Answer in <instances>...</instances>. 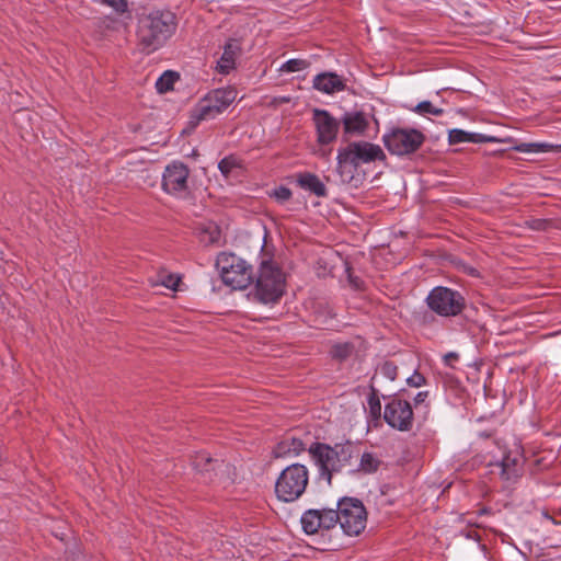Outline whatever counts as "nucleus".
<instances>
[{
    "instance_id": "33",
    "label": "nucleus",
    "mask_w": 561,
    "mask_h": 561,
    "mask_svg": "<svg viewBox=\"0 0 561 561\" xmlns=\"http://www.w3.org/2000/svg\"><path fill=\"white\" fill-rule=\"evenodd\" d=\"M103 1H104V3L112 7L117 12H125V10L127 8L126 0H103Z\"/></svg>"
},
{
    "instance_id": "29",
    "label": "nucleus",
    "mask_w": 561,
    "mask_h": 561,
    "mask_svg": "<svg viewBox=\"0 0 561 561\" xmlns=\"http://www.w3.org/2000/svg\"><path fill=\"white\" fill-rule=\"evenodd\" d=\"M353 352V346L350 343H340L335 344L332 350L331 354L334 358L344 359L348 357Z\"/></svg>"
},
{
    "instance_id": "35",
    "label": "nucleus",
    "mask_w": 561,
    "mask_h": 561,
    "mask_svg": "<svg viewBox=\"0 0 561 561\" xmlns=\"http://www.w3.org/2000/svg\"><path fill=\"white\" fill-rule=\"evenodd\" d=\"M407 381L412 387H421L425 383V378L423 375L414 373L411 377L408 378Z\"/></svg>"
},
{
    "instance_id": "20",
    "label": "nucleus",
    "mask_w": 561,
    "mask_h": 561,
    "mask_svg": "<svg viewBox=\"0 0 561 561\" xmlns=\"http://www.w3.org/2000/svg\"><path fill=\"white\" fill-rule=\"evenodd\" d=\"M305 450V444L301 439L290 437L279 442L274 448V455L276 458L298 456Z\"/></svg>"
},
{
    "instance_id": "39",
    "label": "nucleus",
    "mask_w": 561,
    "mask_h": 561,
    "mask_svg": "<svg viewBox=\"0 0 561 561\" xmlns=\"http://www.w3.org/2000/svg\"><path fill=\"white\" fill-rule=\"evenodd\" d=\"M458 359V354L450 352L444 356V362L446 365L451 366L454 362Z\"/></svg>"
},
{
    "instance_id": "17",
    "label": "nucleus",
    "mask_w": 561,
    "mask_h": 561,
    "mask_svg": "<svg viewBox=\"0 0 561 561\" xmlns=\"http://www.w3.org/2000/svg\"><path fill=\"white\" fill-rule=\"evenodd\" d=\"M240 44L236 39H230L225 48L220 59L217 62V70L220 73H229L236 66V58L240 54Z\"/></svg>"
},
{
    "instance_id": "21",
    "label": "nucleus",
    "mask_w": 561,
    "mask_h": 561,
    "mask_svg": "<svg viewBox=\"0 0 561 561\" xmlns=\"http://www.w3.org/2000/svg\"><path fill=\"white\" fill-rule=\"evenodd\" d=\"M449 142L450 144H460V142H485L490 141L491 138H488L481 134H471L467 133L462 129H453L449 131Z\"/></svg>"
},
{
    "instance_id": "30",
    "label": "nucleus",
    "mask_w": 561,
    "mask_h": 561,
    "mask_svg": "<svg viewBox=\"0 0 561 561\" xmlns=\"http://www.w3.org/2000/svg\"><path fill=\"white\" fill-rule=\"evenodd\" d=\"M380 374L388 378L389 380L393 381L397 378L398 375V367L392 362H385L380 368Z\"/></svg>"
},
{
    "instance_id": "13",
    "label": "nucleus",
    "mask_w": 561,
    "mask_h": 561,
    "mask_svg": "<svg viewBox=\"0 0 561 561\" xmlns=\"http://www.w3.org/2000/svg\"><path fill=\"white\" fill-rule=\"evenodd\" d=\"M385 421L399 431H410L413 424V411L411 404L401 399H392L385 407Z\"/></svg>"
},
{
    "instance_id": "14",
    "label": "nucleus",
    "mask_w": 561,
    "mask_h": 561,
    "mask_svg": "<svg viewBox=\"0 0 561 561\" xmlns=\"http://www.w3.org/2000/svg\"><path fill=\"white\" fill-rule=\"evenodd\" d=\"M313 122L320 144L328 145L335 140L340 123L328 111L314 108Z\"/></svg>"
},
{
    "instance_id": "16",
    "label": "nucleus",
    "mask_w": 561,
    "mask_h": 561,
    "mask_svg": "<svg viewBox=\"0 0 561 561\" xmlns=\"http://www.w3.org/2000/svg\"><path fill=\"white\" fill-rule=\"evenodd\" d=\"M344 80L334 72L319 73L313 79V88L327 94L345 90Z\"/></svg>"
},
{
    "instance_id": "24",
    "label": "nucleus",
    "mask_w": 561,
    "mask_h": 561,
    "mask_svg": "<svg viewBox=\"0 0 561 561\" xmlns=\"http://www.w3.org/2000/svg\"><path fill=\"white\" fill-rule=\"evenodd\" d=\"M178 80V76L175 72L165 71L156 82V88L158 92L165 93L173 89L175 81Z\"/></svg>"
},
{
    "instance_id": "27",
    "label": "nucleus",
    "mask_w": 561,
    "mask_h": 561,
    "mask_svg": "<svg viewBox=\"0 0 561 561\" xmlns=\"http://www.w3.org/2000/svg\"><path fill=\"white\" fill-rule=\"evenodd\" d=\"M309 61L305 59H290L280 67V71L297 72L305 70L306 68L309 67Z\"/></svg>"
},
{
    "instance_id": "6",
    "label": "nucleus",
    "mask_w": 561,
    "mask_h": 561,
    "mask_svg": "<svg viewBox=\"0 0 561 561\" xmlns=\"http://www.w3.org/2000/svg\"><path fill=\"white\" fill-rule=\"evenodd\" d=\"M285 276L273 262L264 261L261 264L255 286V297L263 304H275L283 296Z\"/></svg>"
},
{
    "instance_id": "31",
    "label": "nucleus",
    "mask_w": 561,
    "mask_h": 561,
    "mask_svg": "<svg viewBox=\"0 0 561 561\" xmlns=\"http://www.w3.org/2000/svg\"><path fill=\"white\" fill-rule=\"evenodd\" d=\"M160 282L161 285H163L164 287L175 290L179 285L180 277L172 274L162 275Z\"/></svg>"
},
{
    "instance_id": "15",
    "label": "nucleus",
    "mask_w": 561,
    "mask_h": 561,
    "mask_svg": "<svg viewBox=\"0 0 561 561\" xmlns=\"http://www.w3.org/2000/svg\"><path fill=\"white\" fill-rule=\"evenodd\" d=\"M495 468L503 480L514 482L523 473V459L517 453L507 454L502 458L501 462L495 465Z\"/></svg>"
},
{
    "instance_id": "4",
    "label": "nucleus",
    "mask_w": 561,
    "mask_h": 561,
    "mask_svg": "<svg viewBox=\"0 0 561 561\" xmlns=\"http://www.w3.org/2000/svg\"><path fill=\"white\" fill-rule=\"evenodd\" d=\"M237 98L232 88L216 89L205 95L191 112L190 124L195 127L201 122L210 121L221 114Z\"/></svg>"
},
{
    "instance_id": "34",
    "label": "nucleus",
    "mask_w": 561,
    "mask_h": 561,
    "mask_svg": "<svg viewBox=\"0 0 561 561\" xmlns=\"http://www.w3.org/2000/svg\"><path fill=\"white\" fill-rule=\"evenodd\" d=\"M552 150H560L561 151V145H551L547 142H536V152H548Z\"/></svg>"
},
{
    "instance_id": "38",
    "label": "nucleus",
    "mask_w": 561,
    "mask_h": 561,
    "mask_svg": "<svg viewBox=\"0 0 561 561\" xmlns=\"http://www.w3.org/2000/svg\"><path fill=\"white\" fill-rule=\"evenodd\" d=\"M428 396L427 391H421L419 392L414 398V404L417 408L420 404L424 403L426 398Z\"/></svg>"
},
{
    "instance_id": "8",
    "label": "nucleus",
    "mask_w": 561,
    "mask_h": 561,
    "mask_svg": "<svg viewBox=\"0 0 561 561\" xmlns=\"http://www.w3.org/2000/svg\"><path fill=\"white\" fill-rule=\"evenodd\" d=\"M428 308L440 317H456L466 306L463 296L451 288L437 286L433 288L427 298Z\"/></svg>"
},
{
    "instance_id": "9",
    "label": "nucleus",
    "mask_w": 561,
    "mask_h": 561,
    "mask_svg": "<svg viewBox=\"0 0 561 561\" xmlns=\"http://www.w3.org/2000/svg\"><path fill=\"white\" fill-rule=\"evenodd\" d=\"M424 135L414 128H396L383 136V142L390 153L408 156L415 152L424 142Z\"/></svg>"
},
{
    "instance_id": "19",
    "label": "nucleus",
    "mask_w": 561,
    "mask_h": 561,
    "mask_svg": "<svg viewBox=\"0 0 561 561\" xmlns=\"http://www.w3.org/2000/svg\"><path fill=\"white\" fill-rule=\"evenodd\" d=\"M342 123L345 134H362L368 127V121L360 112L345 113Z\"/></svg>"
},
{
    "instance_id": "3",
    "label": "nucleus",
    "mask_w": 561,
    "mask_h": 561,
    "mask_svg": "<svg viewBox=\"0 0 561 561\" xmlns=\"http://www.w3.org/2000/svg\"><path fill=\"white\" fill-rule=\"evenodd\" d=\"M386 158L380 146L355 141L339 150L337 173L344 183H350L355 176L357 168L363 163H370Z\"/></svg>"
},
{
    "instance_id": "32",
    "label": "nucleus",
    "mask_w": 561,
    "mask_h": 561,
    "mask_svg": "<svg viewBox=\"0 0 561 561\" xmlns=\"http://www.w3.org/2000/svg\"><path fill=\"white\" fill-rule=\"evenodd\" d=\"M526 224L533 230H546L549 226V221L546 219H531Z\"/></svg>"
},
{
    "instance_id": "10",
    "label": "nucleus",
    "mask_w": 561,
    "mask_h": 561,
    "mask_svg": "<svg viewBox=\"0 0 561 561\" xmlns=\"http://www.w3.org/2000/svg\"><path fill=\"white\" fill-rule=\"evenodd\" d=\"M340 508V525L350 536L359 535L366 527L367 513L363 503L357 499L345 497L337 503Z\"/></svg>"
},
{
    "instance_id": "5",
    "label": "nucleus",
    "mask_w": 561,
    "mask_h": 561,
    "mask_svg": "<svg viewBox=\"0 0 561 561\" xmlns=\"http://www.w3.org/2000/svg\"><path fill=\"white\" fill-rule=\"evenodd\" d=\"M309 481V471L301 463L286 467L275 482V493L283 502H293L299 499Z\"/></svg>"
},
{
    "instance_id": "37",
    "label": "nucleus",
    "mask_w": 561,
    "mask_h": 561,
    "mask_svg": "<svg viewBox=\"0 0 561 561\" xmlns=\"http://www.w3.org/2000/svg\"><path fill=\"white\" fill-rule=\"evenodd\" d=\"M275 196L280 201H287L291 196V192L286 187H280L275 191Z\"/></svg>"
},
{
    "instance_id": "7",
    "label": "nucleus",
    "mask_w": 561,
    "mask_h": 561,
    "mask_svg": "<svg viewBox=\"0 0 561 561\" xmlns=\"http://www.w3.org/2000/svg\"><path fill=\"white\" fill-rule=\"evenodd\" d=\"M217 266L222 282L236 290L247 288L253 278L252 268L247 262L231 253H221L217 257Z\"/></svg>"
},
{
    "instance_id": "22",
    "label": "nucleus",
    "mask_w": 561,
    "mask_h": 561,
    "mask_svg": "<svg viewBox=\"0 0 561 561\" xmlns=\"http://www.w3.org/2000/svg\"><path fill=\"white\" fill-rule=\"evenodd\" d=\"M302 529L308 535H313L321 529L320 510H309L301 516Z\"/></svg>"
},
{
    "instance_id": "1",
    "label": "nucleus",
    "mask_w": 561,
    "mask_h": 561,
    "mask_svg": "<svg viewBox=\"0 0 561 561\" xmlns=\"http://www.w3.org/2000/svg\"><path fill=\"white\" fill-rule=\"evenodd\" d=\"M175 15L170 11L156 10L142 14L137 23L139 46L147 51L160 48L175 32Z\"/></svg>"
},
{
    "instance_id": "36",
    "label": "nucleus",
    "mask_w": 561,
    "mask_h": 561,
    "mask_svg": "<svg viewBox=\"0 0 561 561\" xmlns=\"http://www.w3.org/2000/svg\"><path fill=\"white\" fill-rule=\"evenodd\" d=\"M516 150L519 152H536V142H523L516 146Z\"/></svg>"
},
{
    "instance_id": "41",
    "label": "nucleus",
    "mask_w": 561,
    "mask_h": 561,
    "mask_svg": "<svg viewBox=\"0 0 561 561\" xmlns=\"http://www.w3.org/2000/svg\"><path fill=\"white\" fill-rule=\"evenodd\" d=\"M376 405H377L378 410H380V403H379V401H377V402H376Z\"/></svg>"
},
{
    "instance_id": "18",
    "label": "nucleus",
    "mask_w": 561,
    "mask_h": 561,
    "mask_svg": "<svg viewBox=\"0 0 561 561\" xmlns=\"http://www.w3.org/2000/svg\"><path fill=\"white\" fill-rule=\"evenodd\" d=\"M296 181L302 190L308 191L318 197L327 196V187L316 174L309 172L299 173L297 174Z\"/></svg>"
},
{
    "instance_id": "11",
    "label": "nucleus",
    "mask_w": 561,
    "mask_h": 561,
    "mask_svg": "<svg viewBox=\"0 0 561 561\" xmlns=\"http://www.w3.org/2000/svg\"><path fill=\"white\" fill-rule=\"evenodd\" d=\"M193 467L205 477L206 481L218 480L227 483L233 480L234 468L224 460L213 459L207 453H198L193 457Z\"/></svg>"
},
{
    "instance_id": "28",
    "label": "nucleus",
    "mask_w": 561,
    "mask_h": 561,
    "mask_svg": "<svg viewBox=\"0 0 561 561\" xmlns=\"http://www.w3.org/2000/svg\"><path fill=\"white\" fill-rule=\"evenodd\" d=\"M218 168L220 170V172L226 176L228 178L230 175V173L237 169V168H240V164H239V161L237 158H234L233 156H230V157H226L224 158L219 164H218Z\"/></svg>"
},
{
    "instance_id": "25",
    "label": "nucleus",
    "mask_w": 561,
    "mask_h": 561,
    "mask_svg": "<svg viewBox=\"0 0 561 561\" xmlns=\"http://www.w3.org/2000/svg\"><path fill=\"white\" fill-rule=\"evenodd\" d=\"M379 460L370 453H364L360 456L359 469L366 473L374 472L378 469Z\"/></svg>"
},
{
    "instance_id": "23",
    "label": "nucleus",
    "mask_w": 561,
    "mask_h": 561,
    "mask_svg": "<svg viewBox=\"0 0 561 561\" xmlns=\"http://www.w3.org/2000/svg\"><path fill=\"white\" fill-rule=\"evenodd\" d=\"M321 529H331L336 523H340V508L335 510H320Z\"/></svg>"
},
{
    "instance_id": "12",
    "label": "nucleus",
    "mask_w": 561,
    "mask_h": 561,
    "mask_svg": "<svg viewBox=\"0 0 561 561\" xmlns=\"http://www.w3.org/2000/svg\"><path fill=\"white\" fill-rule=\"evenodd\" d=\"M188 168L179 161L165 167L162 174V188L168 194L184 197L188 193Z\"/></svg>"
},
{
    "instance_id": "40",
    "label": "nucleus",
    "mask_w": 561,
    "mask_h": 561,
    "mask_svg": "<svg viewBox=\"0 0 561 561\" xmlns=\"http://www.w3.org/2000/svg\"><path fill=\"white\" fill-rule=\"evenodd\" d=\"M218 238H219V231L217 228H215L211 232H210V238H209V242L214 243V242H217L218 241Z\"/></svg>"
},
{
    "instance_id": "26",
    "label": "nucleus",
    "mask_w": 561,
    "mask_h": 561,
    "mask_svg": "<svg viewBox=\"0 0 561 561\" xmlns=\"http://www.w3.org/2000/svg\"><path fill=\"white\" fill-rule=\"evenodd\" d=\"M415 113L420 114V115H435V116H439L444 113V110L440 108V107H437L435 106L432 102L430 101H423V102H420L413 110Z\"/></svg>"
},
{
    "instance_id": "2",
    "label": "nucleus",
    "mask_w": 561,
    "mask_h": 561,
    "mask_svg": "<svg viewBox=\"0 0 561 561\" xmlns=\"http://www.w3.org/2000/svg\"><path fill=\"white\" fill-rule=\"evenodd\" d=\"M314 463L319 468L320 477L331 484L332 474L351 465L353 458L358 457L356 447L351 444H336L331 447L327 444L314 443L309 448Z\"/></svg>"
}]
</instances>
